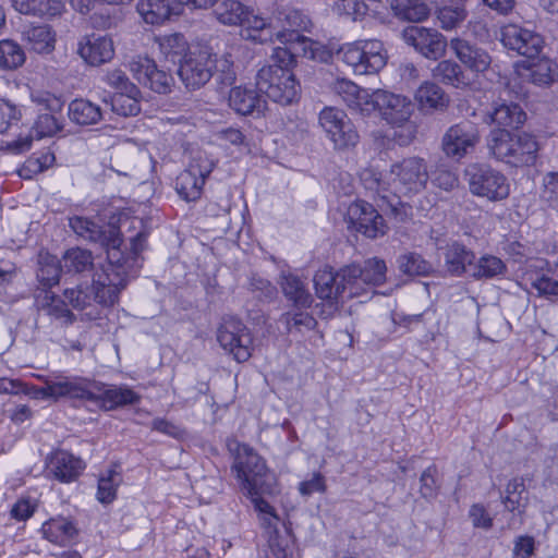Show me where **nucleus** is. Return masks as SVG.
<instances>
[{"instance_id": "6ab92c4d", "label": "nucleus", "mask_w": 558, "mask_h": 558, "mask_svg": "<svg viewBox=\"0 0 558 558\" xmlns=\"http://www.w3.org/2000/svg\"><path fill=\"white\" fill-rule=\"evenodd\" d=\"M32 101L36 104L40 110L43 109L47 111L38 114L32 129V133L35 134L37 140L53 136L62 128L53 113L61 111L63 101L61 98L50 93L33 94Z\"/></svg>"}, {"instance_id": "680f3d73", "label": "nucleus", "mask_w": 558, "mask_h": 558, "mask_svg": "<svg viewBox=\"0 0 558 558\" xmlns=\"http://www.w3.org/2000/svg\"><path fill=\"white\" fill-rule=\"evenodd\" d=\"M22 118V108L12 101L0 98V133H5L16 125Z\"/></svg>"}, {"instance_id": "49530a36", "label": "nucleus", "mask_w": 558, "mask_h": 558, "mask_svg": "<svg viewBox=\"0 0 558 558\" xmlns=\"http://www.w3.org/2000/svg\"><path fill=\"white\" fill-rule=\"evenodd\" d=\"M399 270L410 277L428 276L433 272V265L416 252H405L398 256Z\"/></svg>"}, {"instance_id": "2f4dec72", "label": "nucleus", "mask_w": 558, "mask_h": 558, "mask_svg": "<svg viewBox=\"0 0 558 558\" xmlns=\"http://www.w3.org/2000/svg\"><path fill=\"white\" fill-rule=\"evenodd\" d=\"M279 283L283 295L295 308L307 310L311 307L313 296L300 277L293 274H281Z\"/></svg>"}, {"instance_id": "7ed1b4c3", "label": "nucleus", "mask_w": 558, "mask_h": 558, "mask_svg": "<svg viewBox=\"0 0 558 558\" xmlns=\"http://www.w3.org/2000/svg\"><path fill=\"white\" fill-rule=\"evenodd\" d=\"M231 472L251 499L254 509L263 515L264 523L270 526L278 518L262 495L274 493L275 477L268 471L264 459L253 448L243 445L238 449Z\"/></svg>"}, {"instance_id": "864d4df0", "label": "nucleus", "mask_w": 558, "mask_h": 558, "mask_svg": "<svg viewBox=\"0 0 558 558\" xmlns=\"http://www.w3.org/2000/svg\"><path fill=\"white\" fill-rule=\"evenodd\" d=\"M525 490L524 480L522 477H514L506 486L505 496H501V502L506 509L522 514L525 510V505L522 502V494Z\"/></svg>"}, {"instance_id": "4be33fe9", "label": "nucleus", "mask_w": 558, "mask_h": 558, "mask_svg": "<svg viewBox=\"0 0 558 558\" xmlns=\"http://www.w3.org/2000/svg\"><path fill=\"white\" fill-rule=\"evenodd\" d=\"M450 49L453 51L459 61L474 73H484L492 63L489 53L470 41L456 37L449 43Z\"/></svg>"}, {"instance_id": "37998d69", "label": "nucleus", "mask_w": 558, "mask_h": 558, "mask_svg": "<svg viewBox=\"0 0 558 558\" xmlns=\"http://www.w3.org/2000/svg\"><path fill=\"white\" fill-rule=\"evenodd\" d=\"M507 266L502 259L495 255L484 254L473 262L470 277L475 280H489L499 276H505Z\"/></svg>"}, {"instance_id": "9b49d317", "label": "nucleus", "mask_w": 558, "mask_h": 558, "mask_svg": "<svg viewBox=\"0 0 558 558\" xmlns=\"http://www.w3.org/2000/svg\"><path fill=\"white\" fill-rule=\"evenodd\" d=\"M481 141L477 124L462 120L449 126L440 142L442 154L452 161H460L471 155Z\"/></svg>"}, {"instance_id": "de8ad7c7", "label": "nucleus", "mask_w": 558, "mask_h": 558, "mask_svg": "<svg viewBox=\"0 0 558 558\" xmlns=\"http://www.w3.org/2000/svg\"><path fill=\"white\" fill-rule=\"evenodd\" d=\"M204 184L202 178L185 169L175 180V190L184 201L194 202L201 197Z\"/></svg>"}, {"instance_id": "5701e85b", "label": "nucleus", "mask_w": 558, "mask_h": 558, "mask_svg": "<svg viewBox=\"0 0 558 558\" xmlns=\"http://www.w3.org/2000/svg\"><path fill=\"white\" fill-rule=\"evenodd\" d=\"M229 107L240 116L260 117L266 108V100L258 89L247 86H235L229 92Z\"/></svg>"}, {"instance_id": "69168bd1", "label": "nucleus", "mask_w": 558, "mask_h": 558, "mask_svg": "<svg viewBox=\"0 0 558 558\" xmlns=\"http://www.w3.org/2000/svg\"><path fill=\"white\" fill-rule=\"evenodd\" d=\"M361 180L366 190L374 192L383 201H386L389 204V201H391V198L386 194L388 187L386 186V182L383 181L381 175L379 173H376L373 170H365L361 174Z\"/></svg>"}, {"instance_id": "774afa93", "label": "nucleus", "mask_w": 558, "mask_h": 558, "mask_svg": "<svg viewBox=\"0 0 558 558\" xmlns=\"http://www.w3.org/2000/svg\"><path fill=\"white\" fill-rule=\"evenodd\" d=\"M216 77L220 84L230 86L234 83L236 74L233 68V61L230 56H222L220 59L216 58Z\"/></svg>"}, {"instance_id": "a19ab883", "label": "nucleus", "mask_w": 558, "mask_h": 558, "mask_svg": "<svg viewBox=\"0 0 558 558\" xmlns=\"http://www.w3.org/2000/svg\"><path fill=\"white\" fill-rule=\"evenodd\" d=\"M23 37L37 53H50L54 49V33L49 25H31Z\"/></svg>"}, {"instance_id": "4d7b16f0", "label": "nucleus", "mask_w": 558, "mask_h": 558, "mask_svg": "<svg viewBox=\"0 0 558 558\" xmlns=\"http://www.w3.org/2000/svg\"><path fill=\"white\" fill-rule=\"evenodd\" d=\"M531 286L537 291L539 296L546 299L558 298L557 267L554 270L549 269L547 274L537 276L532 280Z\"/></svg>"}, {"instance_id": "6e6552de", "label": "nucleus", "mask_w": 558, "mask_h": 558, "mask_svg": "<svg viewBox=\"0 0 558 558\" xmlns=\"http://www.w3.org/2000/svg\"><path fill=\"white\" fill-rule=\"evenodd\" d=\"M310 26L311 21L305 14L298 10H289L284 13L282 31H277V39L281 44L292 43L293 47H300L307 59L327 62L331 57L330 51L319 41L301 34L308 31Z\"/></svg>"}, {"instance_id": "f3484780", "label": "nucleus", "mask_w": 558, "mask_h": 558, "mask_svg": "<svg viewBox=\"0 0 558 558\" xmlns=\"http://www.w3.org/2000/svg\"><path fill=\"white\" fill-rule=\"evenodd\" d=\"M133 77L145 87L158 94H169L174 85L171 73L158 69L156 62L147 57H137L129 64Z\"/></svg>"}, {"instance_id": "423d86ee", "label": "nucleus", "mask_w": 558, "mask_h": 558, "mask_svg": "<svg viewBox=\"0 0 558 558\" xmlns=\"http://www.w3.org/2000/svg\"><path fill=\"white\" fill-rule=\"evenodd\" d=\"M256 88L271 101L290 106L301 96V86L295 75L289 69L263 66L256 74Z\"/></svg>"}, {"instance_id": "603ef678", "label": "nucleus", "mask_w": 558, "mask_h": 558, "mask_svg": "<svg viewBox=\"0 0 558 558\" xmlns=\"http://www.w3.org/2000/svg\"><path fill=\"white\" fill-rule=\"evenodd\" d=\"M122 475L117 470H108L98 480L97 500L111 504L117 497V489L122 483Z\"/></svg>"}, {"instance_id": "f257e3e1", "label": "nucleus", "mask_w": 558, "mask_h": 558, "mask_svg": "<svg viewBox=\"0 0 558 558\" xmlns=\"http://www.w3.org/2000/svg\"><path fill=\"white\" fill-rule=\"evenodd\" d=\"M140 269L132 258L124 266L101 265L100 270L95 271L90 286L78 284L76 288L66 289L64 299L74 310L85 311L89 319H95L99 315L98 306L114 305L120 292L130 279L137 277Z\"/></svg>"}, {"instance_id": "0e129e2a", "label": "nucleus", "mask_w": 558, "mask_h": 558, "mask_svg": "<svg viewBox=\"0 0 558 558\" xmlns=\"http://www.w3.org/2000/svg\"><path fill=\"white\" fill-rule=\"evenodd\" d=\"M104 81L113 89L117 92H126V93H138V87L133 84L129 76L120 69H114L109 71L105 77Z\"/></svg>"}, {"instance_id": "3c124183", "label": "nucleus", "mask_w": 558, "mask_h": 558, "mask_svg": "<svg viewBox=\"0 0 558 558\" xmlns=\"http://www.w3.org/2000/svg\"><path fill=\"white\" fill-rule=\"evenodd\" d=\"M395 14L403 20L420 22L427 17L428 8L420 0H392Z\"/></svg>"}, {"instance_id": "cd10ccee", "label": "nucleus", "mask_w": 558, "mask_h": 558, "mask_svg": "<svg viewBox=\"0 0 558 558\" xmlns=\"http://www.w3.org/2000/svg\"><path fill=\"white\" fill-rule=\"evenodd\" d=\"M136 9L145 23L160 25L181 13V7L172 0H138Z\"/></svg>"}, {"instance_id": "393cba45", "label": "nucleus", "mask_w": 558, "mask_h": 558, "mask_svg": "<svg viewBox=\"0 0 558 558\" xmlns=\"http://www.w3.org/2000/svg\"><path fill=\"white\" fill-rule=\"evenodd\" d=\"M442 256L444 267L452 277L470 276L473 262L476 259V255L471 248L457 241L448 243L442 248Z\"/></svg>"}, {"instance_id": "58836bf2", "label": "nucleus", "mask_w": 558, "mask_h": 558, "mask_svg": "<svg viewBox=\"0 0 558 558\" xmlns=\"http://www.w3.org/2000/svg\"><path fill=\"white\" fill-rule=\"evenodd\" d=\"M36 302L40 311L57 320H61L64 325H70L75 320L68 303L54 293L45 291L43 295L37 296Z\"/></svg>"}, {"instance_id": "1a4fd4ad", "label": "nucleus", "mask_w": 558, "mask_h": 558, "mask_svg": "<svg viewBox=\"0 0 558 558\" xmlns=\"http://www.w3.org/2000/svg\"><path fill=\"white\" fill-rule=\"evenodd\" d=\"M337 54L359 75L377 73L387 62L383 43L376 39L345 44Z\"/></svg>"}, {"instance_id": "473e14b6", "label": "nucleus", "mask_w": 558, "mask_h": 558, "mask_svg": "<svg viewBox=\"0 0 558 558\" xmlns=\"http://www.w3.org/2000/svg\"><path fill=\"white\" fill-rule=\"evenodd\" d=\"M43 535L49 542L57 545H68L78 533L75 524L64 517L52 518L41 526Z\"/></svg>"}, {"instance_id": "a18cd8bd", "label": "nucleus", "mask_w": 558, "mask_h": 558, "mask_svg": "<svg viewBox=\"0 0 558 558\" xmlns=\"http://www.w3.org/2000/svg\"><path fill=\"white\" fill-rule=\"evenodd\" d=\"M248 7L239 0H222L214 10L216 19L223 25L241 26L247 14Z\"/></svg>"}, {"instance_id": "338daca9", "label": "nucleus", "mask_w": 558, "mask_h": 558, "mask_svg": "<svg viewBox=\"0 0 558 558\" xmlns=\"http://www.w3.org/2000/svg\"><path fill=\"white\" fill-rule=\"evenodd\" d=\"M541 197L549 207L558 209V172L544 177Z\"/></svg>"}, {"instance_id": "a878e982", "label": "nucleus", "mask_w": 558, "mask_h": 558, "mask_svg": "<svg viewBox=\"0 0 558 558\" xmlns=\"http://www.w3.org/2000/svg\"><path fill=\"white\" fill-rule=\"evenodd\" d=\"M331 90L352 110L362 114H369V98L372 90L359 87L345 78H337L331 84Z\"/></svg>"}, {"instance_id": "052dcab7", "label": "nucleus", "mask_w": 558, "mask_h": 558, "mask_svg": "<svg viewBox=\"0 0 558 558\" xmlns=\"http://www.w3.org/2000/svg\"><path fill=\"white\" fill-rule=\"evenodd\" d=\"M466 17V12L462 7L449 5L442 7L437 12V19L441 28L446 31L458 27Z\"/></svg>"}, {"instance_id": "412c9836", "label": "nucleus", "mask_w": 558, "mask_h": 558, "mask_svg": "<svg viewBox=\"0 0 558 558\" xmlns=\"http://www.w3.org/2000/svg\"><path fill=\"white\" fill-rule=\"evenodd\" d=\"M48 472L61 483H71L78 478L85 469V462L65 450H56L47 458Z\"/></svg>"}, {"instance_id": "7c9ffc66", "label": "nucleus", "mask_w": 558, "mask_h": 558, "mask_svg": "<svg viewBox=\"0 0 558 558\" xmlns=\"http://www.w3.org/2000/svg\"><path fill=\"white\" fill-rule=\"evenodd\" d=\"M520 76L537 86H548L558 78V65L548 58L526 61Z\"/></svg>"}, {"instance_id": "bb28decb", "label": "nucleus", "mask_w": 558, "mask_h": 558, "mask_svg": "<svg viewBox=\"0 0 558 558\" xmlns=\"http://www.w3.org/2000/svg\"><path fill=\"white\" fill-rule=\"evenodd\" d=\"M316 295L329 304L343 302V286L340 282V269L333 271L331 267H324L314 276Z\"/></svg>"}, {"instance_id": "c03bdc74", "label": "nucleus", "mask_w": 558, "mask_h": 558, "mask_svg": "<svg viewBox=\"0 0 558 558\" xmlns=\"http://www.w3.org/2000/svg\"><path fill=\"white\" fill-rule=\"evenodd\" d=\"M433 76L439 82L456 88H462L470 84V80L461 66L452 60L440 61L433 69Z\"/></svg>"}, {"instance_id": "ddd939ff", "label": "nucleus", "mask_w": 558, "mask_h": 558, "mask_svg": "<svg viewBox=\"0 0 558 558\" xmlns=\"http://www.w3.org/2000/svg\"><path fill=\"white\" fill-rule=\"evenodd\" d=\"M319 124L336 149H347L359 143L360 135L354 124L341 109L324 108L319 113Z\"/></svg>"}, {"instance_id": "79ce46f5", "label": "nucleus", "mask_w": 558, "mask_h": 558, "mask_svg": "<svg viewBox=\"0 0 558 558\" xmlns=\"http://www.w3.org/2000/svg\"><path fill=\"white\" fill-rule=\"evenodd\" d=\"M142 93L117 92L104 101L111 111L121 117H134L141 111Z\"/></svg>"}, {"instance_id": "aec40b11", "label": "nucleus", "mask_w": 558, "mask_h": 558, "mask_svg": "<svg viewBox=\"0 0 558 558\" xmlns=\"http://www.w3.org/2000/svg\"><path fill=\"white\" fill-rule=\"evenodd\" d=\"M501 41L506 48L527 59L537 57L544 44L539 34L515 24H509L502 28Z\"/></svg>"}, {"instance_id": "e2e57ef3", "label": "nucleus", "mask_w": 558, "mask_h": 558, "mask_svg": "<svg viewBox=\"0 0 558 558\" xmlns=\"http://www.w3.org/2000/svg\"><path fill=\"white\" fill-rule=\"evenodd\" d=\"M248 290L263 302H271L277 296V288L269 280L256 275L250 278Z\"/></svg>"}, {"instance_id": "13d9d810", "label": "nucleus", "mask_w": 558, "mask_h": 558, "mask_svg": "<svg viewBox=\"0 0 558 558\" xmlns=\"http://www.w3.org/2000/svg\"><path fill=\"white\" fill-rule=\"evenodd\" d=\"M284 47H277L274 49L271 54L272 64H268L267 66H278L283 70L289 69L292 71L293 65L296 62V56L302 53V49L300 47H293L294 44L287 43L283 44Z\"/></svg>"}, {"instance_id": "dca6fc26", "label": "nucleus", "mask_w": 558, "mask_h": 558, "mask_svg": "<svg viewBox=\"0 0 558 558\" xmlns=\"http://www.w3.org/2000/svg\"><path fill=\"white\" fill-rule=\"evenodd\" d=\"M345 222L348 228L369 239L383 236L387 226L381 215L369 203L356 201L347 210Z\"/></svg>"}, {"instance_id": "f8f14e48", "label": "nucleus", "mask_w": 558, "mask_h": 558, "mask_svg": "<svg viewBox=\"0 0 558 558\" xmlns=\"http://www.w3.org/2000/svg\"><path fill=\"white\" fill-rule=\"evenodd\" d=\"M216 54L208 48L196 47L189 52L185 61L181 62L178 75L189 89H198L214 76Z\"/></svg>"}, {"instance_id": "9d476101", "label": "nucleus", "mask_w": 558, "mask_h": 558, "mask_svg": "<svg viewBox=\"0 0 558 558\" xmlns=\"http://www.w3.org/2000/svg\"><path fill=\"white\" fill-rule=\"evenodd\" d=\"M99 383L78 376L57 374L45 379L39 389L44 398H68L74 401H95L99 395Z\"/></svg>"}, {"instance_id": "4c0bfd02", "label": "nucleus", "mask_w": 558, "mask_h": 558, "mask_svg": "<svg viewBox=\"0 0 558 558\" xmlns=\"http://www.w3.org/2000/svg\"><path fill=\"white\" fill-rule=\"evenodd\" d=\"M415 99L421 110H444L449 105V97L434 82H424L415 93Z\"/></svg>"}, {"instance_id": "2eb2a0df", "label": "nucleus", "mask_w": 558, "mask_h": 558, "mask_svg": "<svg viewBox=\"0 0 558 558\" xmlns=\"http://www.w3.org/2000/svg\"><path fill=\"white\" fill-rule=\"evenodd\" d=\"M369 114L378 111L389 124L400 126L407 122L414 111L413 102L405 96L384 89L372 90Z\"/></svg>"}, {"instance_id": "20e7f679", "label": "nucleus", "mask_w": 558, "mask_h": 558, "mask_svg": "<svg viewBox=\"0 0 558 558\" xmlns=\"http://www.w3.org/2000/svg\"><path fill=\"white\" fill-rule=\"evenodd\" d=\"M487 146L497 160L514 167L533 165L538 151V143L533 135H514L508 130L492 131Z\"/></svg>"}, {"instance_id": "8fccbe9b", "label": "nucleus", "mask_w": 558, "mask_h": 558, "mask_svg": "<svg viewBox=\"0 0 558 558\" xmlns=\"http://www.w3.org/2000/svg\"><path fill=\"white\" fill-rule=\"evenodd\" d=\"M25 62V52L14 40H0V69L15 70Z\"/></svg>"}, {"instance_id": "f704fd0d", "label": "nucleus", "mask_w": 558, "mask_h": 558, "mask_svg": "<svg viewBox=\"0 0 558 558\" xmlns=\"http://www.w3.org/2000/svg\"><path fill=\"white\" fill-rule=\"evenodd\" d=\"M360 265L351 264L340 268V282L343 286V301L367 295L372 288L361 276Z\"/></svg>"}, {"instance_id": "72a5a7b5", "label": "nucleus", "mask_w": 558, "mask_h": 558, "mask_svg": "<svg viewBox=\"0 0 558 558\" xmlns=\"http://www.w3.org/2000/svg\"><path fill=\"white\" fill-rule=\"evenodd\" d=\"M15 11L25 15L53 17L64 9L63 0H11Z\"/></svg>"}, {"instance_id": "5fc2aeb1", "label": "nucleus", "mask_w": 558, "mask_h": 558, "mask_svg": "<svg viewBox=\"0 0 558 558\" xmlns=\"http://www.w3.org/2000/svg\"><path fill=\"white\" fill-rule=\"evenodd\" d=\"M280 322L286 325L289 332H292L293 330L299 332L303 330H312L317 324L316 319L311 314L299 308L283 313L280 317Z\"/></svg>"}, {"instance_id": "ea45409f", "label": "nucleus", "mask_w": 558, "mask_h": 558, "mask_svg": "<svg viewBox=\"0 0 558 558\" xmlns=\"http://www.w3.org/2000/svg\"><path fill=\"white\" fill-rule=\"evenodd\" d=\"M68 114L73 123L83 126L96 124L102 119L101 108L86 99H74L71 101Z\"/></svg>"}, {"instance_id": "e433bc0d", "label": "nucleus", "mask_w": 558, "mask_h": 558, "mask_svg": "<svg viewBox=\"0 0 558 558\" xmlns=\"http://www.w3.org/2000/svg\"><path fill=\"white\" fill-rule=\"evenodd\" d=\"M99 395L94 402H101L106 410H112L118 407L135 404L140 401L141 397L128 387H110L99 383Z\"/></svg>"}, {"instance_id": "bf43d9fd", "label": "nucleus", "mask_w": 558, "mask_h": 558, "mask_svg": "<svg viewBox=\"0 0 558 558\" xmlns=\"http://www.w3.org/2000/svg\"><path fill=\"white\" fill-rule=\"evenodd\" d=\"M269 546L276 558H293L294 543L289 531L286 530L283 534L275 531L269 538Z\"/></svg>"}, {"instance_id": "09e8293b", "label": "nucleus", "mask_w": 558, "mask_h": 558, "mask_svg": "<svg viewBox=\"0 0 558 558\" xmlns=\"http://www.w3.org/2000/svg\"><path fill=\"white\" fill-rule=\"evenodd\" d=\"M61 268L73 274L90 270L93 268L92 253L80 247L68 250L62 257Z\"/></svg>"}, {"instance_id": "c9c22d12", "label": "nucleus", "mask_w": 558, "mask_h": 558, "mask_svg": "<svg viewBox=\"0 0 558 558\" xmlns=\"http://www.w3.org/2000/svg\"><path fill=\"white\" fill-rule=\"evenodd\" d=\"M159 51L167 62L181 65L192 50L182 34H170L157 38Z\"/></svg>"}, {"instance_id": "4468645a", "label": "nucleus", "mask_w": 558, "mask_h": 558, "mask_svg": "<svg viewBox=\"0 0 558 558\" xmlns=\"http://www.w3.org/2000/svg\"><path fill=\"white\" fill-rule=\"evenodd\" d=\"M217 340L236 362L242 363L251 357L252 336L241 319L234 316L223 317L217 331Z\"/></svg>"}, {"instance_id": "a211bd4d", "label": "nucleus", "mask_w": 558, "mask_h": 558, "mask_svg": "<svg viewBox=\"0 0 558 558\" xmlns=\"http://www.w3.org/2000/svg\"><path fill=\"white\" fill-rule=\"evenodd\" d=\"M403 39L427 59L441 58L447 49L446 38L436 29L413 25L403 31Z\"/></svg>"}, {"instance_id": "39448f33", "label": "nucleus", "mask_w": 558, "mask_h": 558, "mask_svg": "<svg viewBox=\"0 0 558 558\" xmlns=\"http://www.w3.org/2000/svg\"><path fill=\"white\" fill-rule=\"evenodd\" d=\"M429 180L427 165L423 158L409 157L391 166L388 185L393 194L389 206L396 210L400 204L398 194L409 195L423 191Z\"/></svg>"}, {"instance_id": "c756f323", "label": "nucleus", "mask_w": 558, "mask_h": 558, "mask_svg": "<svg viewBox=\"0 0 558 558\" xmlns=\"http://www.w3.org/2000/svg\"><path fill=\"white\" fill-rule=\"evenodd\" d=\"M487 117L498 126L497 130H517L526 121V113L519 104L506 101L495 102Z\"/></svg>"}, {"instance_id": "c85d7f7f", "label": "nucleus", "mask_w": 558, "mask_h": 558, "mask_svg": "<svg viewBox=\"0 0 558 558\" xmlns=\"http://www.w3.org/2000/svg\"><path fill=\"white\" fill-rule=\"evenodd\" d=\"M241 27V37L255 44L270 43L275 36L277 37V31L271 22L255 14L250 8Z\"/></svg>"}, {"instance_id": "6e6d98bb", "label": "nucleus", "mask_w": 558, "mask_h": 558, "mask_svg": "<svg viewBox=\"0 0 558 558\" xmlns=\"http://www.w3.org/2000/svg\"><path fill=\"white\" fill-rule=\"evenodd\" d=\"M360 269L362 270L361 276L371 288L386 281L387 266L383 259L369 258L364 262L363 266H360Z\"/></svg>"}, {"instance_id": "0eeeda50", "label": "nucleus", "mask_w": 558, "mask_h": 558, "mask_svg": "<svg viewBox=\"0 0 558 558\" xmlns=\"http://www.w3.org/2000/svg\"><path fill=\"white\" fill-rule=\"evenodd\" d=\"M464 178L472 195L488 202H500L510 195V182L499 170L487 163H470Z\"/></svg>"}, {"instance_id": "f03ea898", "label": "nucleus", "mask_w": 558, "mask_h": 558, "mask_svg": "<svg viewBox=\"0 0 558 558\" xmlns=\"http://www.w3.org/2000/svg\"><path fill=\"white\" fill-rule=\"evenodd\" d=\"M70 228L81 239L99 244L107 253L108 266H124L129 259L142 267L141 253L145 250L147 233L140 231L130 240V245L123 244L119 228L114 225H98L95 221L75 216L69 219Z\"/></svg>"}, {"instance_id": "b1692460", "label": "nucleus", "mask_w": 558, "mask_h": 558, "mask_svg": "<svg viewBox=\"0 0 558 558\" xmlns=\"http://www.w3.org/2000/svg\"><path fill=\"white\" fill-rule=\"evenodd\" d=\"M77 52L86 63L97 66L113 58V41L107 36L87 35L80 40Z\"/></svg>"}]
</instances>
